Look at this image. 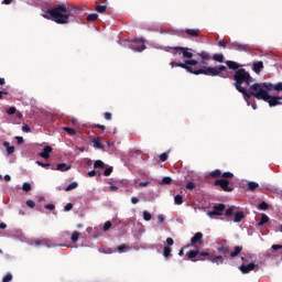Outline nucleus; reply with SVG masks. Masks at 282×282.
Masks as SVG:
<instances>
[{
    "instance_id": "nucleus-44",
    "label": "nucleus",
    "mask_w": 282,
    "mask_h": 282,
    "mask_svg": "<svg viewBox=\"0 0 282 282\" xmlns=\"http://www.w3.org/2000/svg\"><path fill=\"white\" fill-rule=\"evenodd\" d=\"M35 164H37L39 166L48 170L51 167L50 163H42L40 161H35Z\"/></svg>"
},
{
    "instance_id": "nucleus-24",
    "label": "nucleus",
    "mask_w": 282,
    "mask_h": 282,
    "mask_svg": "<svg viewBox=\"0 0 282 282\" xmlns=\"http://www.w3.org/2000/svg\"><path fill=\"white\" fill-rule=\"evenodd\" d=\"M243 218H246V214H243L242 212L236 213L234 215L235 223H240Z\"/></svg>"
},
{
    "instance_id": "nucleus-11",
    "label": "nucleus",
    "mask_w": 282,
    "mask_h": 282,
    "mask_svg": "<svg viewBox=\"0 0 282 282\" xmlns=\"http://www.w3.org/2000/svg\"><path fill=\"white\" fill-rule=\"evenodd\" d=\"M229 50H237L239 52H249L251 50V47L248 44H241V43H238V42H232L229 45Z\"/></svg>"
},
{
    "instance_id": "nucleus-57",
    "label": "nucleus",
    "mask_w": 282,
    "mask_h": 282,
    "mask_svg": "<svg viewBox=\"0 0 282 282\" xmlns=\"http://www.w3.org/2000/svg\"><path fill=\"white\" fill-rule=\"evenodd\" d=\"M44 208H45L46 210H54L55 206H54V204H46V205L44 206Z\"/></svg>"
},
{
    "instance_id": "nucleus-61",
    "label": "nucleus",
    "mask_w": 282,
    "mask_h": 282,
    "mask_svg": "<svg viewBox=\"0 0 282 282\" xmlns=\"http://www.w3.org/2000/svg\"><path fill=\"white\" fill-rule=\"evenodd\" d=\"M26 206H28L29 208H34V207H35V203H34L33 200H28V202H26Z\"/></svg>"
},
{
    "instance_id": "nucleus-45",
    "label": "nucleus",
    "mask_w": 282,
    "mask_h": 282,
    "mask_svg": "<svg viewBox=\"0 0 282 282\" xmlns=\"http://www.w3.org/2000/svg\"><path fill=\"white\" fill-rule=\"evenodd\" d=\"M221 177H223V178H226V180H227V178L230 180V178H234L235 175H234V173L225 172V173L221 174Z\"/></svg>"
},
{
    "instance_id": "nucleus-41",
    "label": "nucleus",
    "mask_w": 282,
    "mask_h": 282,
    "mask_svg": "<svg viewBox=\"0 0 282 282\" xmlns=\"http://www.w3.org/2000/svg\"><path fill=\"white\" fill-rule=\"evenodd\" d=\"M213 59L218 62V63H223L224 62V55L223 54H215L213 56Z\"/></svg>"
},
{
    "instance_id": "nucleus-64",
    "label": "nucleus",
    "mask_w": 282,
    "mask_h": 282,
    "mask_svg": "<svg viewBox=\"0 0 282 282\" xmlns=\"http://www.w3.org/2000/svg\"><path fill=\"white\" fill-rule=\"evenodd\" d=\"M43 246H46L47 248L54 247V246L52 245V242H51L50 240H47V239H45V242H43Z\"/></svg>"
},
{
    "instance_id": "nucleus-33",
    "label": "nucleus",
    "mask_w": 282,
    "mask_h": 282,
    "mask_svg": "<svg viewBox=\"0 0 282 282\" xmlns=\"http://www.w3.org/2000/svg\"><path fill=\"white\" fill-rule=\"evenodd\" d=\"M198 64L199 63L196 59H187V61H185V64H183V65H186L187 67H191V66H197Z\"/></svg>"
},
{
    "instance_id": "nucleus-47",
    "label": "nucleus",
    "mask_w": 282,
    "mask_h": 282,
    "mask_svg": "<svg viewBox=\"0 0 282 282\" xmlns=\"http://www.w3.org/2000/svg\"><path fill=\"white\" fill-rule=\"evenodd\" d=\"M152 218L151 214L148 213L147 210H143V220L150 221Z\"/></svg>"
},
{
    "instance_id": "nucleus-39",
    "label": "nucleus",
    "mask_w": 282,
    "mask_h": 282,
    "mask_svg": "<svg viewBox=\"0 0 282 282\" xmlns=\"http://www.w3.org/2000/svg\"><path fill=\"white\" fill-rule=\"evenodd\" d=\"M78 187V183L77 182H73V183H70L67 187H66V192H72V191H74L75 188H77Z\"/></svg>"
},
{
    "instance_id": "nucleus-56",
    "label": "nucleus",
    "mask_w": 282,
    "mask_h": 282,
    "mask_svg": "<svg viewBox=\"0 0 282 282\" xmlns=\"http://www.w3.org/2000/svg\"><path fill=\"white\" fill-rule=\"evenodd\" d=\"M271 249H272V251H278V250L282 249V245H272Z\"/></svg>"
},
{
    "instance_id": "nucleus-60",
    "label": "nucleus",
    "mask_w": 282,
    "mask_h": 282,
    "mask_svg": "<svg viewBox=\"0 0 282 282\" xmlns=\"http://www.w3.org/2000/svg\"><path fill=\"white\" fill-rule=\"evenodd\" d=\"M46 242V239H44V240H35L34 241V246H43V243H45Z\"/></svg>"
},
{
    "instance_id": "nucleus-3",
    "label": "nucleus",
    "mask_w": 282,
    "mask_h": 282,
    "mask_svg": "<svg viewBox=\"0 0 282 282\" xmlns=\"http://www.w3.org/2000/svg\"><path fill=\"white\" fill-rule=\"evenodd\" d=\"M191 74H194V75H207V76H219L224 79L228 78L229 75H228V70H227V67L226 66H203L202 68L199 69H195L194 67H192V72Z\"/></svg>"
},
{
    "instance_id": "nucleus-58",
    "label": "nucleus",
    "mask_w": 282,
    "mask_h": 282,
    "mask_svg": "<svg viewBox=\"0 0 282 282\" xmlns=\"http://www.w3.org/2000/svg\"><path fill=\"white\" fill-rule=\"evenodd\" d=\"M109 184H110V187H109L110 192L112 193L118 192V186H115L112 183H109Z\"/></svg>"
},
{
    "instance_id": "nucleus-35",
    "label": "nucleus",
    "mask_w": 282,
    "mask_h": 282,
    "mask_svg": "<svg viewBox=\"0 0 282 282\" xmlns=\"http://www.w3.org/2000/svg\"><path fill=\"white\" fill-rule=\"evenodd\" d=\"M95 149H105V145L100 142L99 139H94L93 140Z\"/></svg>"
},
{
    "instance_id": "nucleus-7",
    "label": "nucleus",
    "mask_w": 282,
    "mask_h": 282,
    "mask_svg": "<svg viewBox=\"0 0 282 282\" xmlns=\"http://www.w3.org/2000/svg\"><path fill=\"white\" fill-rule=\"evenodd\" d=\"M170 50H174L173 55L182 56L183 59H193V57H194V54L192 53V52H194L193 48L183 47V46H174V47H170Z\"/></svg>"
},
{
    "instance_id": "nucleus-59",
    "label": "nucleus",
    "mask_w": 282,
    "mask_h": 282,
    "mask_svg": "<svg viewBox=\"0 0 282 282\" xmlns=\"http://www.w3.org/2000/svg\"><path fill=\"white\" fill-rule=\"evenodd\" d=\"M105 119H106L107 121H111V120H112V113L106 112V113H105Z\"/></svg>"
},
{
    "instance_id": "nucleus-31",
    "label": "nucleus",
    "mask_w": 282,
    "mask_h": 282,
    "mask_svg": "<svg viewBox=\"0 0 282 282\" xmlns=\"http://www.w3.org/2000/svg\"><path fill=\"white\" fill-rule=\"evenodd\" d=\"M98 19H99V15L96 14V13L88 14L87 18H86V20H87L88 22H95V21H97Z\"/></svg>"
},
{
    "instance_id": "nucleus-43",
    "label": "nucleus",
    "mask_w": 282,
    "mask_h": 282,
    "mask_svg": "<svg viewBox=\"0 0 282 282\" xmlns=\"http://www.w3.org/2000/svg\"><path fill=\"white\" fill-rule=\"evenodd\" d=\"M13 275L11 273L6 274V276L2 278V282H12Z\"/></svg>"
},
{
    "instance_id": "nucleus-1",
    "label": "nucleus",
    "mask_w": 282,
    "mask_h": 282,
    "mask_svg": "<svg viewBox=\"0 0 282 282\" xmlns=\"http://www.w3.org/2000/svg\"><path fill=\"white\" fill-rule=\"evenodd\" d=\"M79 8L66 4H57L52 9H47L43 15L46 20H52L58 25H66L69 23V18L78 17Z\"/></svg>"
},
{
    "instance_id": "nucleus-19",
    "label": "nucleus",
    "mask_w": 282,
    "mask_h": 282,
    "mask_svg": "<svg viewBox=\"0 0 282 282\" xmlns=\"http://www.w3.org/2000/svg\"><path fill=\"white\" fill-rule=\"evenodd\" d=\"M69 170H72V165H67L65 163H59V164L56 165V171H58V172L64 173V172H67Z\"/></svg>"
},
{
    "instance_id": "nucleus-9",
    "label": "nucleus",
    "mask_w": 282,
    "mask_h": 282,
    "mask_svg": "<svg viewBox=\"0 0 282 282\" xmlns=\"http://www.w3.org/2000/svg\"><path fill=\"white\" fill-rule=\"evenodd\" d=\"M215 186H220L221 191L226 192V193H232L234 192V187L229 186V181L227 178H221V180H216L214 182Z\"/></svg>"
},
{
    "instance_id": "nucleus-37",
    "label": "nucleus",
    "mask_w": 282,
    "mask_h": 282,
    "mask_svg": "<svg viewBox=\"0 0 282 282\" xmlns=\"http://www.w3.org/2000/svg\"><path fill=\"white\" fill-rule=\"evenodd\" d=\"M162 185H170L172 184V178L171 176H163L162 181L160 182Z\"/></svg>"
},
{
    "instance_id": "nucleus-40",
    "label": "nucleus",
    "mask_w": 282,
    "mask_h": 282,
    "mask_svg": "<svg viewBox=\"0 0 282 282\" xmlns=\"http://www.w3.org/2000/svg\"><path fill=\"white\" fill-rule=\"evenodd\" d=\"M22 191H24L25 193L31 192L32 191V185L30 183L22 184Z\"/></svg>"
},
{
    "instance_id": "nucleus-52",
    "label": "nucleus",
    "mask_w": 282,
    "mask_h": 282,
    "mask_svg": "<svg viewBox=\"0 0 282 282\" xmlns=\"http://www.w3.org/2000/svg\"><path fill=\"white\" fill-rule=\"evenodd\" d=\"M196 187V184L194 182H188L186 185V188L189 191H193Z\"/></svg>"
},
{
    "instance_id": "nucleus-49",
    "label": "nucleus",
    "mask_w": 282,
    "mask_h": 282,
    "mask_svg": "<svg viewBox=\"0 0 282 282\" xmlns=\"http://www.w3.org/2000/svg\"><path fill=\"white\" fill-rule=\"evenodd\" d=\"M169 160V154L167 152H163L161 155H160V161L161 162H165Z\"/></svg>"
},
{
    "instance_id": "nucleus-5",
    "label": "nucleus",
    "mask_w": 282,
    "mask_h": 282,
    "mask_svg": "<svg viewBox=\"0 0 282 282\" xmlns=\"http://www.w3.org/2000/svg\"><path fill=\"white\" fill-rule=\"evenodd\" d=\"M265 87L263 86V83H254L253 85L248 87H243L241 90H238L240 94L243 95L245 99L248 100L249 98L253 97L260 100L257 95H260L262 91H264Z\"/></svg>"
},
{
    "instance_id": "nucleus-10",
    "label": "nucleus",
    "mask_w": 282,
    "mask_h": 282,
    "mask_svg": "<svg viewBox=\"0 0 282 282\" xmlns=\"http://www.w3.org/2000/svg\"><path fill=\"white\" fill-rule=\"evenodd\" d=\"M225 210H226V205L224 203H219L214 206L213 212L207 213V216L210 218H213L214 216H223Z\"/></svg>"
},
{
    "instance_id": "nucleus-8",
    "label": "nucleus",
    "mask_w": 282,
    "mask_h": 282,
    "mask_svg": "<svg viewBox=\"0 0 282 282\" xmlns=\"http://www.w3.org/2000/svg\"><path fill=\"white\" fill-rule=\"evenodd\" d=\"M128 47L134 52H143L147 50L144 39H134L130 44H128Z\"/></svg>"
},
{
    "instance_id": "nucleus-29",
    "label": "nucleus",
    "mask_w": 282,
    "mask_h": 282,
    "mask_svg": "<svg viewBox=\"0 0 282 282\" xmlns=\"http://www.w3.org/2000/svg\"><path fill=\"white\" fill-rule=\"evenodd\" d=\"M96 12L98 13H104L107 11V6L106 4H97L95 8Z\"/></svg>"
},
{
    "instance_id": "nucleus-30",
    "label": "nucleus",
    "mask_w": 282,
    "mask_h": 282,
    "mask_svg": "<svg viewBox=\"0 0 282 282\" xmlns=\"http://www.w3.org/2000/svg\"><path fill=\"white\" fill-rule=\"evenodd\" d=\"M234 215H235V207L231 206V207H229V208L226 210L225 216H226L227 218H231V217H234Z\"/></svg>"
},
{
    "instance_id": "nucleus-21",
    "label": "nucleus",
    "mask_w": 282,
    "mask_h": 282,
    "mask_svg": "<svg viewBox=\"0 0 282 282\" xmlns=\"http://www.w3.org/2000/svg\"><path fill=\"white\" fill-rule=\"evenodd\" d=\"M217 251L221 254V256H226L229 254V246L228 245H223L220 247L217 248Z\"/></svg>"
},
{
    "instance_id": "nucleus-20",
    "label": "nucleus",
    "mask_w": 282,
    "mask_h": 282,
    "mask_svg": "<svg viewBox=\"0 0 282 282\" xmlns=\"http://www.w3.org/2000/svg\"><path fill=\"white\" fill-rule=\"evenodd\" d=\"M2 145L6 148L8 155H12L14 153L15 148L10 145L9 141H3Z\"/></svg>"
},
{
    "instance_id": "nucleus-14",
    "label": "nucleus",
    "mask_w": 282,
    "mask_h": 282,
    "mask_svg": "<svg viewBox=\"0 0 282 282\" xmlns=\"http://www.w3.org/2000/svg\"><path fill=\"white\" fill-rule=\"evenodd\" d=\"M170 66L172 68L174 67H180L182 69H185L187 73H193V66H187V65H184V63H175V62H170Z\"/></svg>"
},
{
    "instance_id": "nucleus-15",
    "label": "nucleus",
    "mask_w": 282,
    "mask_h": 282,
    "mask_svg": "<svg viewBox=\"0 0 282 282\" xmlns=\"http://www.w3.org/2000/svg\"><path fill=\"white\" fill-rule=\"evenodd\" d=\"M191 245L192 246H196V245L202 246L203 245V234L202 232H196L194 235V237L191 238Z\"/></svg>"
},
{
    "instance_id": "nucleus-22",
    "label": "nucleus",
    "mask_w": 282,
    "mask_h": 282,
    "mask_svg": "<svg viewBox=\"0 0 282 282\" xmlns=\"http://www.w3.org/2000/svg\"><path fill=\"white\" fill-rule=\"evenodd\" d=\"M226 65L228 66L229 69L231 70H239L240 65L234 61H227Z\"/></svg>"
},
{
    "instance_id": "nucleus-55",
    "label": "nucleus",
    "mask_w": 282,
    "mask_h": 282,
    "mask_svg": "<svg viewBox=\"0 0 282 282\" xmlns=\"http://www.w3.org/2000/svg\"><path fill=\"white\" fill-rule=\"evenodd\" d=\"M218 46L221 47V48H226L227 47V42H225V40H220L218 42Z\"/></svg>"
},
{
    "instance_id": "nucleus-16",
    "label": "nucleus",
    "mask_w": 282,
    "mask_h": 282,
    "mask_svg": "<svg viewBox=\"0 0 282 282\" xmlns=\"http://www.w3.org/2000/svg\"><path fill=\"white\" fill-rule=\"evenodd\" d=\"M53 149L51 145H45L43 151L40 152V156L44 160H48L50 159V154L52 153Z\"/></svg>"
},
{
    "instance_id": "nucleus-53",
    "label": "nucleus",
    "mask_w": 282,
    "mask_h": 282,
    "mask_svg": "<svg viewBox=\"0 0 282 282\" xmlns=\"http://www.w3.org/2000/svg\"><path fill=\"white\" fill-rule=\"evenodd\" d=\"M74 208V204L73 203H67V205L65 206L64 210L65 212H69V210H73Z\"/></svg>"
},
{
    "instance_id": "nucleus-13",
    "label": "nucleus",
    "mask_w": 282,
    "mask_h": 282,
    "mask_svg": "<svg viewBox=\"0 0 282 282\" xmlns=\"http://www.w3.org/2000/svg\"><path fill=\"white\" fill-rule=\"evenodd\" d=\"M240 271L243 274L250 273L252 271L257 272V270H259V264H254V263H250V264H241L239 267Z\"/></svg>"
},
{
    "instance_id": "nucleus-48",
    "label": "nucleus",
    "mask_w": 282,
    "mask_h": 282,
    "mask_svg": "<svg viewBox=\"0 0 282 282\" xmlns=\"http://www.w3.org/2000/svg\"><path fill=\"white\" fill-rule=\"evenodd\" d=\"M128 249V246L127 245H120L119 247H118V252L119 253H123V252H126V250Z\"/></svg>"
},
{
    "instance_id": "nucleus-34",
    "label": "nucleus",
    "mask_w": 282,
    "mask_h": 282,
    "mask_svg": "<svg viewBox=\"0 0 282 282\" xmlns=\"http://www.w3.org/2000/svg\"><path fill=\"white\" fill-rule=\"evenodd\" d=\"M223 173L219 169L213 171L212 173H209V176H212L213 178H217V177H221Z\"/></svg>"
},
{
    "instance_id": "nucleus-4",
    "label": "nucleus",
    "mask_w": 282,
    "mask_h": 282,
    "mask_svg": "<svg viewBox=\"0 0 282 282\" xmlns=\"http://www.w3.org/2000/svg\"><path fill=\"white\" fill-rule=\"evenodd\" d=\"M234 80V87L236 88V90H242V88L251 87L253 78L246 68H240L238 70H235Z\"/></svg>"
},
{
    "instance_id": "nucleus-36",
    "label": "nucleus",
    "mask_w": 282,
    "mask_h": 282,
    "mask_svg": "<svg viewBox=\"0 0 282 282\" xmlns=\"http://www.w3.org/2000/svg\"><path fill=\"white\" fill-rule=\"evenodd\" d=\"M197 55L200 56L203 61H210V55L205 51L198 53Z\"/></svg>"
},
{
    "instance_id": "nucleus-54",
    "label": "nucleus",
    "mask_w": 282,
    "mask_h": 282,
    "mask_svg": "<svg viewBox=\"0 0 282 282\" xmlns=\"http://www.w3.org/2000/svg\"><path fill=\"white\" fill-rule=\"evenodd\" d=\"M15 111H17L15 107H10V108L7 110V113H8L9 116H12V115L15 113Z\"/></svg>"
},
{
    "instance_id": "nucleus-6",
    "label": "nucleus",
    "mask_w": 282,
    "mask_h": 282,
    "mask_svg": "<svg viewBox=\"0 0 282 282\" xmlns=\"http://www.w3.org/2000/svg\"><path fill=\"white\" fill-rule=\"evenodd\" d=\"M269 91H271V90H267V88H264V91L257 94V97L259 98V100H264L265 102H268L270 108L282 106V97L281 96H272L269 94Z\"/></svg>"
},
{
    "instance_id": "nucleus-63",
    "label": "nucleus",
    "mask_w": 282,
    "mask_h": 282,
    "mask_svg": "<svg viewBox=\"0 0 282 282\" xmlns=\"http://www.w3.org/2000/svg\"><path fill=\"white\" fill-rule=\"evenodd\" d=\"M15 140L19 145L23 144L24 142V139L22 137H15Z\"/></svg>"
},
{
    "instance_id": "nucleus-25",
    "label": "nucleus",
    "mask_w": 282,
    "mask_h": 282,
    "mask_svg": "<svg viewBox=\"0 0 282 282\" xmlns=\"http://www.w3.org/2000/svg\"><path fill=\"white\" fill-rule=\"evenodd\" d=\"M106 165L101 160H97L94 163V170H105Z\"/></svg>"
},
{
    "instance_id": "nucleus-18",
    "label": "nucleus",
    "mask_w": 282,
    "mask_h": 282,
    "mask_svg": "<svg viewBox=\"0 0 282 282\" xmlns=\"http://www.w3.org/2000/svg\"><path fill=\"white\" fill-rule=\"evenodd\" d=\"M186 34L191 37H197L200 35L199 29H186Z\"/></svg>"
},
{
    "instance_id": "nucleus-62",
    "label": "nucleus",
    "mask_w": 282,
    "mask_h": 282,
    "mask_svg": "<svg viewBox=\"0 0 282 282\" xmlns=\"http://www.w3.org/2000/svg\"><path fill=\"white\" fill-rule=\"evenodd\" d=\"M173 245H174L173 238H166V246L170 247V246H173Z\"/></svg>"
},
{
    "instance_id": "nucleus-42",
    "label": "nucleus",
    "mask_w": 282,
    "mask_h": 282,
    "mask_svg": "<svg viewBox=\"0 0 282 282\" xmlns=\"http://www.w3.org/2000/svg\"><path fill=\"white\" fill-rule=\"evenodd\" d=\"M64 131L67 133V134H69V135H72V137H74V135H76V130L74 129V128H64Z\"/></svg>"
},
{
    "instance_id": "nucleus-23",
    "label": "nucleus",
    "mask_w": 282,
    "mask_h": 282,
    "mask_svg": "<svg viewBox=\"0 0 282 282\" xmlns=\"http://www.w3.org/2000/svg\"><path fill=\"white\" fill-rule=\"evenodd\" d=\"M241 251H242V247L236 246L234 251L230 252V259H236L240 254Z\"/></svg>"
},
{
    "instance_id": "nucleus-50",
    "label": "nucleus",
    "mask_w": 282,
    "mask_h": 282,
    "mask_svg": "<svg viewBox=\"0 0 282 282\" xmlns=\"http://www.w3.org/2000/svg\"><path fill=\"white\" fill-rule=\"evenodd\" d=\"M113 173V167L112 166H109L105 170V176H109Z\"/></svg>"
},
{
    "instance_id": "nucleus-12",
    "label": "nucleus",
    "mask_w": 282,
    "mask_h": 282,
    "mask_svg": "<svg viewBox=\"0 0 282 282\" xmlns=\"http://www.w3.org/2000/svg\"><path fill=\"white\" fill-rule=\"evenodd\" d=\"M264 89L269 90V91H276V93H282V82L278 83V84H272V83H262Z\"/></svg>"
},
{
    "instance_id": "nucleus-17",
    "label": "nucleus",
    "mask_w": 282,
    "mask_h": 282,
    "mask_svg": "<svg viewBox=\"0 0 282 282\" xmlns=\"http://www.w3.org/2000/svg\"><path fill=\"white\" fill-rule=\"evenodd\" d=\"M263 68H264V65H263V62H262V61H259V62L253 63V72H254L256 74H260Z\"/></svg>"
},
{
    "instance_id": "nucleus-26",
    "label": "nucleus",
    "mask_w": 282,
    "mask_h": 282,
    "mask_svg": "<svg viewBox=\"0 0 282 282\" xmlns=\"http://www.w3.org/2000/svg\"><path fill=\"white\" fill-rule=\"evenodd\" d=\"M259 186H260L259 183L249 182L247 189H248L249 192H254L256 189L259 188Z\"/></svg>"
},
{
    "instance_id": "nucleus-27",
    "label": "nucleus",
    "mask_w": 282,
    "mask_h": 282,
    "mask_svg": "<svg viewBox=\"0 0 282 282\" xmlns=\"http://www.w3.org/2000/svg\"><path fill=\"white\" fill-rule=\"evenodd\" d=\"M171 253H172V248L171 247L166 246V247L163 248V256H164L165 259L171 258V256H172Z\"/></svg>"
},
{
    "instance_id": "nucleus-32",
    "label": "nucleus",
    "mask_w": 282,
    "mask_h": 282,
    "mask_svg": "<svg viewBox=\"0 0 282 282\" xmlns=\"http://www.w3.org/2000/svg\"><path fill=\"white\" fill-rule=\"evenodd\" d=\"M174 203H175V205H177V206L183 205V203H184L183 196H182V195H176V196L174 197Z\"/></svg>"
},
{
    "instance_id": "nucleus-2",
    "label": "nucleus",
    "mask_w": 282,
    "mask_h": 282,
    "mask_svg": "<svg viewBox=\"0 0 282 282\" xmlns=\"http://www.w3.org/2000/svg\"><path fill=\"white\" fill-rule=\"evenodd\" d=\"M186 257L187 260H191L192 262L208 260L217 265L224 264L225 261L221 254L215 256L208 251L191 250L187 252Z\"/></svg>"
},
{
    "instance_id": "nucleus-46",
    "label": "nucleus",
    "mask_w": 282,
    "mask_h": 282,
    "mask_svg": "<svg viewBox=\"0 0 282 282\" xmlns=\"http://www.w3.org/2000/svg\"><path fill=\"white\" fill-rule=\"evenodd\" d=\"M269 205L265 202L259 204V210H268Z\"/></svg>"
},
{
    "instance_id": "nucleus-38",
    "label": "nucleus",
    "mask_w": 282,
    "mask_h": 282,
    "mask_svg": "<svg viewBox=\"0 0 282 282\" xmlns=\"http://www.w3.org/2000/svg\"><path fill=\"white\" fill-rule=\"evenodd\" d=\"M79 235H80L79 231H77V230L73 231L72 237H70L72 242H77L79 239Z\"/></svg>"
},
{
    "instance_id": "nucleus-51",
    "label": "nucleus",
    "mask_w": 282,
    "mask_h": 282,
    "mask_svg": "<svg viewBox=\"0 0 282 282\" xmlns=\"http://www.w3.org/2000/svg\"><path fill=\"white\" fill-rule=\"evenodd\" d=\"M112 228V223L111 221H107L106 224H105V227H104V231L105 232H107L109 229H111Z\"/></svg>"
},
{
    "instance_id": "nucleus-28",
    "label": "nucleus",
    "mask_w": 282,
    "mask_h": 282,
    "mask_svg": "<svg viewBox=\"0 0 282 282\" xmlns=\"http://www.w3.org/2000/svg\"><path fill=\"white\" fill-rule=\"evenodd\" d=\"M269 221V216L267 214H261V219L258 223V226L261 227Z\"/></svg>"
}]
</instances>
